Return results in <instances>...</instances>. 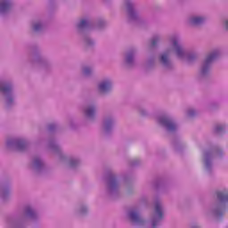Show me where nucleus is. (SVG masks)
Listing matches in <instances>:
<instances>
[{"mask_svg": "<svg viewBox=\"0 0 228 228\" xmlns=\"http://www.w3.org/2000/svg\"><path fill=\"white\" fill-rule=\"evenodd\" d=\"M94 26L96 28V29H102L103 28H106V20L100 18L94 23L88 19H83L77 24V29L78 33L81 34L82 40L86 47H94L95 45V41H94V39H92L91 37L86 34V31L94 28Z\"/></svg>", "mask_w": 228, "mask_h": 228, "instance_id": "nucleus-1", "label": "nucleus"}, {"mask_svg": "<svg viewBox=\"0 0 228 228\" xmlns=\"http://www.w3.org/2000/svg\"><path fill=\"white\" fill-rule=\"evenodd\" d=\"M40 218L37 210L33 207L27 205L23 208L22 215L8 217L7 226L11 228H24L26 220L37 222Z\"/></svg>", "mask_w": 228, "mask_h": 228, "instance_id": "nucleus-2", "label": "nucleus"}, {"mask_svg": "<svg viewBox=\"0 0 228 228\" xmlns=\"http://www.w3.org/2000/svg\"><path fill=\"white\" fill-rule=\"evenodd\" d=\"M228 190L224 189L216 192V201L207 210V215L220 220L227 213Z\"/></svg>", "mask_w": 228, "mask_h": 228, "instance_id": "nucleus-3", "label": "nucleus"}, {"mask_svg": "<svg viewBox=\"0 0 228 228\" xmlns=\"http://www.w3.org/2000/svg\"><path fill=\"white\" fill-rule=\"evenodd\" d=\"M170 43L172 44L173 53L182 61H188L191 63L199 58V53L195 50L186 52L183 45H181V38L177 36H173L170 38Z\"/></svg>", "mask_w": 228, "mask_h": 228, "instance_id": "nucleus-4", "label": "nucleus"}, {"mask_svg": "<svg viewBox=\"0 0 228 228\" xmlns=\"http://www.w3.org/2000/svg\"><path fill=\"white\" fill-rule=\"evenodd\" d=\"M220 54H222L220 49H216L205 57L196 76L197 81H204V79H208V77H209L211 67L213 66V63L220 58Z\"/></svg>", "mask_w": 228, "mask_h": 228, "instance_id": "nucleus-5", "label": "nucleus"}, {"mask_svg": "<svg viewBox=\"0 0 228 228\" xmlns=\"http://www.w3.org/2000/svg\"><path fill=\"white\" fill-rule=\"evenodd\" d=\"M224 156V150L219 146H214L210 150L203 153V168L208 175H211L215 172V166L213 165L214 158H222Z\"/></svg>", "mask_w": 228, "mask_h": 228, "instance_id": "nucleus-6", "label": "nucleus"}, {"mask_svg": "<svg viewBox=\"0 0 228 228\" xmlns=\"http://www.w3.org/2000/svg\"><path fill=\"white\" fill-rule=\"evenodd\" d=\"M0 93L4 97L6 108H12L15 104L13 100V83H12V80L6 78L0 79Z\"/></svg>", "mask_w": 228, "mask_h": 228, "instance_id": "nucleus-7", "label": "nucleus"}, {"mask_svg": "<svg viewBox=\"0 0 228 228\" xmlns=\"http://www.w3.org/2000/svg\"><path fill=\"white\" fill-rule=\"evenodd\" d=\"M105 186L109 197H111L112 199L118 197L120 190V183H118V179H117V175L112 170L108 171L105 175Z\"/></svg>", "mask_w": 228, "mask_h": 228, "instance_id": "nucleus-8", "label": "nucleus"}, {"mask_svg": "<svg viewBox=\"0 0 228 228\" xmlns=\"http://www.w3.org/2000/svg\"><path fill=\"white\" fill-rule=\"evenodd\" d=\"M157 122L160 127H163L167 133L174 134L177 133L179 129V126L177 125V121L174 118V117L168 114H161L158 116Z\"/></svg>", "mask_w": 228, "mask_h": 228, "instance_id": "nucleus-9", "label": "nucleus"}, {"mask_svg": "<svg viewBox=\"0 0 228 228\" xmlns=\"http://www.w3.org/2000/svg\"><path fill=\"white\" fill-rule=\"evenodd\" d=\"M31 142L26 137H15L7 140L6 147L10 151H18V152H26L29 149Z\"/></svg>", "mask_w": 228, "mask_h": 228, "instance_id": "nucleus-10", "label": "nucleus"}, {"mask_svg": "<svg viewBox=\"0 0 228 228\" xmlns=\"http://www.w3.org/2000/svg\"><path fill=\"white\" fill-rule=\"evenodd\" d=\"M161 222H163V203L157 200L155 202L154 211L150 219V224L151 228H157L158 225H161Z\"/></svg>", "mask_w": 228, "mask_h": 228, "instance_id": "nucleus-11", "label": "nucleus"}, {"mask_svg": "<svg viewBox=\"0 0 228 228\" xmlns=\"http://www.w3.org/2000/svg\"><path fill=\"white\" fill-rule=\"evenodd\" d=\"M126 219L134 225H145V220L142 216L139 208H129L126 212Z\"/></svg>", "mask_w": 228, "mask_h": 228, "instance_id": "nucleus-12", "label": "nucleus"}, {"mask_svg": "<svg viewBox=\"0 0 228 228\" xmlns=\"http://www.w3.org/2000/svg\"><path fill=\"white\" fill-rule=\"evenodd\" d=\"M48 149L53 154H55L61 161H67V156L63 153V149L58 144L56 139L52 138L48 141Z\"/></svg>", "mask_w": 228, "mask_h": 228, "instance_id": "nucleus-13", "label": "nucleus"}, {"mask_svg": "<svg viewBox=\"0 0 228 228\" xmlns=\"http://www.w3.org/2000/svg\"><path fill=\"white\" fill-rule=\"evenodd\" d=\"M171 53L172 50H167L159 56V63H160L166 70H172V69H174V63H172V59H170Z\"/></svg>", "mask_w": 228, "mask_h": 228, "instance_id": "nucleus-14", "label": "nucleus"}, {"mask_svg": "<svg viewBox=\"0 0 228 228\" xmlns=\"http://www.w3.org/2000/svg\"><path fill=\"white\" fill-rule=\"evenodd\" d=\"M136 54H138V50L136 48H130L125 53L124 62L129 69L136 67Z\"/></svg>", "mask_w": 228, "mask_h": 228, "instance_id": "nucleus-15", "label": "nucleus"}, {"mask_svg": "<svg viewBox=\"0 0 228 228\" xmlns=\"http://www.w3.org/2000/svg\"><path fill=\"white\" fill-rule=\"evenodd\" d=\"M111 90H113V80L111 78H103L98 83V92L102 95L111 94Z\"/></svg>", "mask_w": 228, "mask_h": 228, "instance_id": "nucleus-16", "label": "nucleus"}, {"mask_svg": "<svg viewBox=\"0 0 228 228\" xmlns=\"http://www.w3.org/2000/svg\"><path fill=\"white\" fill-rule=\"evenodd\" d=\"M30 168L35 174H42L45 170V162L40 156H34L30 163Z\"/></svg>", "mask_w": 228, "mask_h": 228, "instance_id": "nucleus-17", "label": "nucleus"}, {"mask_svg": "<svg viewBox=\"0 0 228 228\" xmlns=\"http://www.w3.org/2000/svg\"><path fill=\"white\" fill-rule=\"evenodd\" d=\"M115 126V118L113 116H105L102 122V131L104 134H111Z\"/></svg>", "mask_w": 228, "mask_h": 228, "instance_id": "nucleus-18", "label": "nucleus"}, {"mask_svg": "<svg viewBox=\"0 0 228 228\" xmlns=\"http://www.w3.org/2000/svg\"><path fill=\"white\" fill-rule=\"evenodd\" d=\"M125 6L127 10L128 19L131 22H137L140 20L138 12L134 11V4L131 0H126Z\"/></svg>", "mask_w": 228, "mask_h": 228, "instance_id": "nucleus-19", "label": "nucleus"}, {"mask_svg": "<svg viewBox=\"0 0 228 228\" xmlns=\"http://www.w3.org/2000/svg\"><path fill=\"white\" fill-rule=\"evenodd\" d=\"M83 111L88 120H94L95 113H97V105L95 103H89L84 107Z\"/></svg>", "mask_w": 228, "mask_h": 228, "instance_id": "nucleus-20", "label": "nucleus"}, {"mask_svg": "<svg viewBox=\"0 0 228 228\" xmlns=\"http://www.w3.org/2000/svg\"><path fill=\"white\" fill-rule=\"evenodd\" d=\"M32 61L34 65H37L39 69H45V70H47L51 67L49 61L38 54L34 55Z\"/></svg>", "mask_w": 228, "mask_h": 228, "instance_id": "nucleus-21", "label": "nucleus"}, {"mask_svg": "<svg viewBox=\"0 0 228 228\" xmlns=\"http://www.w3.org/2000/svg\"><path fill=\"white\" fill-rule=\"evenodd\" d=\"M13 9V1L0 0V15H7Z\"/></svg>", "mask_w": 228, "mask_h": 228, "instance_id": "nucleus-22", "label": "nucleus"}, {"mask_svg": "<svg viewBox=\"0 0 228 228\" xmlns=\"http://www.w3.org/2000/svg\"><path fill=\"white\" fill-rule=\"evenodd\" d=\"M206 22V18L204 16H191L189 19V24L191 26H202Z\"/></svg>", "mask_w": 228, "mask_h": 228, "instance_id": "nucleus-23", "label": "nucleus"}, {"mask_svg": "<svg viewBox=\"0 0 228 228\" xmlns=\"http://www.w3.org/2000/svg\"><path fill=\"white\" fill-rule=\"evenodd\" d=\"M32 29L36 33H42L45 29V23L42 20H37L32 22Z\"/></svg>", "mask_w": 228, "mask_h": 228, "instance_id": "nucleus-24", "label": "nucleus"}, {"mask_svg": "<svg viewBox=\"0 0 228 228\" xmlns=\"http://www.w3.org/2000/svg\"><path fill=\"white\" fill-rule=\"evenodd\" d=\"M12 192V189L9 184H2L0 186V198L4 200L10 197V193Z\"/></svg>", "mask_w": 228, "mask_h": 228, "instance_id": "nucleus-25", "label": "nucleus"}, {"mask_svg": "<svg viewBox=\"0 0 228 228\" xmlns=\"http://www.w3.org/2000/svg\"><path fill=\"white\" fill-rule=\"evenodd\" d=\"M227 132V124L225 123H217L214 126V133L216 134L222 135Z\"/></svg>", "mask_w": 228, "mask_h": 228, "instance_id": "nucleus-26", "label": "nucleus"}, {"mask_svg": "<svg viewBox=\"0 0 228 228\" xmlns=\"http://www.w3.org/2000/svg\"><path fill=\"white\" fill-rule=\"evenodd\" d=\"M81 71L85 77H92L94 76V68L90 66H83Z\"/></svg>", "mask_w": 228, "mask_h": 228, "instance_id": "nucleus-27", "label": "nucleus"}, {"mask_svg": "<svg viewBox=\"0 0 228 228\" xmlns=\"http://www.w3.org/2000/svg\"><path fill=\"white\" fill-rule=\"evenodd\" d=\"M88 213V207L86 205H80L76 209V214L78 216H85Z\"/></svg>", "mask_w": 228, "mask_h": 228, "instance_id": "nucleus-28", "label": "nucleus"}, {"mask_svg": "<svg viewBox=\"0 0 228 228\" xmlns=\"http://www.w3.org/2000/svg\"><path fill=\"white\" fill-rule=\"evenodd\" d=\"M81 165V159L80 158H71L69 160V166L70 168H76Z\"/></svg>", "mask_w": 228, "mask_h": 228, "instance_id": "nucleus-29", "label": "nucleus"}, {"mask_svg": "<svg viewBox=\"0 0 228 228\" xmlns=\"http://www.w3.org/2000/svg\"><path fill=\"white\" fill-rule=\"evenodd\" d=\"M173 145H174L175 151H176V152L181 151V149H184V142H183V141H181L180 139L174 141Z\"/></svg>", "mask_w": 228, "mask_h": 228, "instance_id": "nucleus-30", "label": "nucleus"}, {"mask_svg": "<svg viewBox=\"0 0 228 228\" xmlns=\"http://www.w3.org/2000/svg\"><path fill=\"white\" fill-rule=\"evenodd\" d=\"M159 42H161V37H159V36H154V37L151 38V47H156V45H158V44H159Z\"/></svg>", "mask_w": 228, "mask_h": 228, "instance_id": "nucleus-31", "label": "nucleus"}, {"mask_svg": "<svg viewBox=\"0 0 228 228\" xmlns=\"http://www.w3.org/2000/svg\"><path fill=\"white\" fill-rule=\"evenodd\" d=\"M156 63V57L155 56H150L146 62V67L151 69V67H154Z\"/></svg>", "mask_w": 228, "mask_h": 228, "instance_id": "nucleus-32", "label": "nucleus"}, {"mask_svg": "<svg viewBox=\"0 0 228 228\" xmlns=\"http://www.w3.org/2000/svg\"><path fill=\"white\" fill-rule=\"evenodd\" d=\"M137 111L142 115V117H147L148 115L147 110L142 106L137 107Z\"/></svg>", "mask_w": 228, "mask_h": 228, "instance_id": "nucleus-33", "label": "nucleus"}, {"mask_svg": "<svg viewBox=\"0 0 228 228\" xmlns=\"http://www.w3.org/2000/svg\"><path fill=\"white\" fill-rule=\"evenodd\" d=\"M195 115H197V110L194 109H189L187 110V117H195Z\"/></svg>", "mask_w": 228, "mask_h": 228, "instance_id": "nucleus-34", "label": "nucleus"}, {"mask_svg": "<svg viewBox=\"0 0 228 228\" xmlns=\"http://www.w3.org/2000/svg\"><path fill=\"white\" fill-rule=\"evenodd\" d=\"M131 167H138L140 165V159H134L130 161Z\"/></svg>", "mask_w": 228, "mask_h": 228, "instance_id": "nucleus-35", "label": "nucleus"}, {"mask_svg": "<svg viewBox=\"0 0 228 228\" xmlns=\"http://www.w3.org/2000/svg\"><path fill=\"white\" fill-rule=\"evenodd\" d=\"M48 131L50 133H54V131H56V125L55 124H50L48 126Z\"/></svg>", "mask_w": 228, "mask_h": 228, "instance_id": "nucleus-36", "label": "nucleus"}, {"mask_svg": "<svg viewBox=\"0 0 228 228\" xmlns=\"http://www.w3.org/2000/svg\"><path fill=\"white\" fill-rule=\"evenodd\" d=\"M68 126L70 129H74L75 126H74V119H69L68 120Z\"/></svg>", "mask_w": 228, "mask_h": 228, "instance_id": "nucleus-37", "label": "nucleus"}, {"mask_svg": "<svg viewBox=\"0 0 228 228\" xmlns=\"http://www.w3.org/2000/svg\"><path fill=\"white\" fill-rule=\"evenodd\" d=\"M155 188H161V182H158L155 183Z\"/></svg>", "mask_w": 228, "mask_h": 228, "instance_id": "nucleus-38", "label": "nucleus"}, {"mask_svg": "<svg viewBox=\"0 0 228 228\" xmlns=\"http://www.w3.org/2000/svg\"><path fill=\"white\" fill-rule=\"evenodd\" d=\"M191 228H201L199 224H195L193 226H191Z\"/></svg>", "mask_w": 228, "mask_h": 228, "instance_id": "nucleus-39", "label": "nucleus"}]
</instances>
